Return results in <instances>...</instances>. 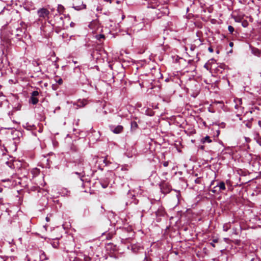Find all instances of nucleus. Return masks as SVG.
Masks as SVG:
<instances>
[{
    "mask_svg": "<svg viewBox=\"0 0 261 261\" xmlns=\"http://www.w3.org/2000/svg\"><path fill=\"white\" fill-rule=\"evenodd\" d=\"M7 164H8V162H7ZM8 166H9L10 168H13V167L12 166V165H9V164H8Z\"/></svg>",
    "mask_w": 261,
    "mask_h": 261,
    "instance_id": "18",
    "label": "nucleus"
},
{
    "mask_svg": "<svg viewBox=\"0 0 261 261\" xmlns=\"http://www.w3.org/2000/svg\"><path fill=\"white\" fill-rule=\"evenodd\" d=\"M97 25V23L96 22H92L89 25V27L91 28V29L93 30V31L95 32L97 29H95L94 27Z\"/></svg>",
    "mask_w": 261,
    "mask_h": 261,
    "instance_id": "3",
    "label": "nucleus"
},
{
    "mask_svg": "<svg viewBox=\"0 0 261 261\" xmlns=\"http://www.w3.org/2000/svg\"><path fill=\"white\" fill-rule=\"evenodd\" d=\"M248 25V22L246 21V20H244L243 22H242V25L244 27H247Z\"/></svg>",
    "mask_w": 261,
    "mask_h": 261,
    "instance_id": "10",
    "label": "nucleus"
},
{
    "mask_svg": "<svg viewBox=\"0 0 261 261\" xmlns=\"http://www.w3.org/2000/svg\"><path fill=\"white\" fill-rule=\"evenodd\" d=\"M103 162L107 164V159H106L103 160Z\"/></svg>",
    "mask_w": 261,
    "mask_h": 261,
    "instance_id": "19",
    "label": "nucleus"
},
{
    "mask_svg": "<svg viewBox=\"0 0 261 261\" xmlns=\"http://www.w3.org/2000/svg\"><path fill=\"white\" fill-rule=\"evenodd\" d=\"M164 166L167 167L168 165V162H165L163 164Z\"/></svg>",
    "mask_w": 261,
    "mask_h": 261,
    "instance_id": "15",
    "label": "nucleus"
},
{
    "mask_svg": "<svg viewBox=\"0 0 261 261\" xmlns=\"http://www.w3.org/2000/svg\"><path fill=\"white\" fill-rule=\"evenodd\" d=\"M227 229H228V228H227V227L226 228V229H224V230L225 231H227Z\"/></svg>",
    "mask_w": 261,
    "mask_h": 261,
    "instance_id": "23",
    "label": "nucleus"
},
{
    "mask_svg": "<svg viewBox=\"0 0 261 261\" xmlns=\"http://www.w3.org/2000/svg\"><path fill=\"white\" fill-rule=\"evenodd\" d=\"M208 51H209L210 53H213V48H212V47H209V48H208Z\"/></svg>",
    "mask_w": 261,
    "mask_h": 261,
    "instance_id": "16",
    "label": "nucleus"
},
{
    "mask_svg": "<svg viewBox=\"0 0 261 261\" xmlns=\"http://www.w3.org/2000/svg\"><path fill=\"white\" fill-rule=\"evenodd\" d=\"M201 141L203 143H204L205 142H207L208 143H211L212 142V140L210 139V138L208 136H206L205 137L203 138L202 139Z\"/></svg>",
    "mask_w": 261,
    "mask_h": 261,
    "instance_id": "5",
    "label": "nucleus"
},
{
    "mask_svg": "<svg viewBox=\"0 0 261 261\" xmlns=\"http://www.w3.org/2000/svg\"><path fill=\"white\" fill-rule=\"evenodd\" d=\"M220 190H224L225 189V186L224 182H220L218 185Z\"/></svg>",
    "mask_w": 261,
    "mask_h": 261,
    "instance_id": "4",
    "label": "nucleus"
},
{
    "mask_svg": "<svg viewBox=\"0 0 261 261\" xmlns=\"http://www.w3.org/2000/svg\"><path fill=\"white\" fill-rule=\"evenodd\" d=\"M38 94H39L38 92V91H35L33 92V93H32V97H35V96H37Z\"/></svg>",
    "mask_w": 261,
    "mask_h": 261,
    "instance_id": "12",
    "label": "nucleus"
},
{
    "mask_svg": "<svg viewBox=\"0 0 261 261\" xmlns=\"http://www.w3.org/2000/svg\"><path fill=\"white\" fill-rule=\"evenodd\" d=\"M75 8L77 10H81V9H85L86 8V5H84V4H82L81 6H77V7H75Z\"/></svg>",
    "mask_w": 261,
    "mask_h": 261,
    "instance_id": "9",
    "label": "nucleus"
},
{
    "mask_svg": "<svg viewBox=\"0 0 261 261\" xmlns=\"http://www.w3.org/2000/svg\"><path fill=\"white\" fill-rule=\"evenodd\" d=\"M38 15L41 17H46L49 14V11L45 9H41L38 11Z\"/></svg>",
    "mask_w": 261,
    "mask_h": 261,
    "instance_id": "1",
    "label": "nucleus"
},
{
    "mask_svg": "<svg viewBox=\"0 0 261 261\" xmlns=\"http://www.w3.org/2000/svg\"><path fill=\"white\" fill-rule=\"evenodd\" d=\"M123 126L121 125H118L115 127L113 129H112V132L115 134H119L122 131Z\"/></svg>",
    "mask_w": 261,
    "mask_h": 261,
    "instance_id": "2",
    "label": "nucleus"
},
{
    "mask_svg": "<svg viewBox=\"0 0 261 261\" xmlns=\"http://www.w3.org/2000/svg\"><path fill=\"white\" fill-rule=\"evenodd\" d=\"M40 258L42 260L45 259V254L44 253H42V254L40 256Z\"/></svg>",
    "mask_w": 261,
    "mask_h": 261,
    "instance_id": "13",
    "label": "nucleus"
},
{
    "mask_svg": "<svg viewBox=\"0 0 261 261\" xmlns=\"http://www.w3.org/2000/svg\"><path fill=\"white\" fill-rule=\"evenodd\" d=\"M233 45V43L232 42H231L229 43V46L230 47H232Z\"/></svg>",
    "mask_w": 261,
    "mask_h": 261,
    "instance_id": "17",
    "label": "nucleus"
},
{
    "mask_svg": "<svg viewBox=\"0 0 261 261\" xmlns=\"http://www.w3.org/2000/svg\"><path fill=\"white\" fill-rule=\"evenodd\" d=\"M31 101L33 104L35 105L38 102V100L37 98H35V97H32L31 98Z\"/></svg>",
    "mask_w": 261,
    "mask_h": 261,
    "instance_id": "8",
    "label": "nucleus"
},
{
    "mask_svg": "<svg viewBox=\"0 0 261 261\" xmlns=\"http://www.w3.org/2000/svg\"><path fill=\"white\" fill-rule=\"evenodd\" d=\"M57 82L60 84V85H61L62 83H63V81L62 80V79L60 78L57 81Z\"/></svg>",
    "mask_w": 261,
    "mask_h": 261,
    "instance_id": "14",
    "label": "nucleus"
},
{
    "mask_svg": "<svg viewBox=\"0 0 261 261\" xmlns=\"http://www.w3.org/2000/svg\"><path fill=\"white\" fill-rule=\"evenodd\" d=\"M46 220L47 221H49V218H48V217H46Z\"/></svg>",
    "mask_w": 261,
    "mask_h": 261,
    "instance_id": "20",
    "label": "nucleus"
},
{
    "mask_svg": "<svg viewBox=\"0 0 261 261\" xmlns=\"http://www.w3.org/2000/svg\"><path fill=\"white\" fill-rule=\"evenodd\" d=\"M258 142L261 145V141L258 140Z\"/></svg>",
    "mask_w": 261,
    "mask_h": 261,
    "instance_id": "21",
    "label": "nucleus"
},
{
    "mask_svg": "<svg viewBox=\"0 0 261 261\" xmlns=\"http://www.w3.org/2000/svg\"><path fill=\"white\" fill-rule=\"evenodd\" d=\"M228 29L230 33H232L234 31V28L231 25L228 26Z\"/></svg>",
    "mask_w": 261,
    "mask_h": 261,
    "instance_id": "11",
    "label": "nucleus"
},
{
    "mask_svg": "<svg viewBox=\"0 0 261 261\" xmlns=\"http://www.w3.org/2000/svg\"><path fill=\"white\" fill-rule=\"evenodd\" d=\"M214 65L212 64V65H211V67L212 68H213V67H214Z\"/></svg>",
    "mask_w": 261,
    "mask_h": 261,
    "instance_id": "22",
    "label": "nucleus"
},
{
    "mask_svg": "<svg viewBox=\"0 0 261 261\" xmlns=\"http://www.w3.org/2000/svg\"><path fill=\"white\" fill-rule=\"evenodd\" d=\"M64 8L63 6L61 5H58V11L60 13H62L64 11Z\"/></svg>",
    "mask_w": 261,
    "mask_h": 261,
    "instance_id": "6",
    "label": "nucleus"
},
{
    "mask_svg": "<svg viewBox=\"0 0 261 261\" xmlns=\"http://www.w3.org/2000/svg\"><path fill=\"white\" fill-rule=\"evenodd\" d=\"M138 124L136 122H132L131 123V128L132 129H135L137 128Z\"/></svg>",
    "mask_w": 261,
    "mask_h": 261,
    "instance_id": "7",
    "label": "nucleus"
}]
</instances>
